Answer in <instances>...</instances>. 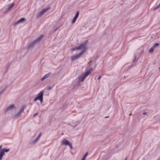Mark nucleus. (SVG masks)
Returning a JSON list of instances; mask_svg holds the SVG:
<instances>
[{
	"label": "nucleus",
	"mask_w": 160,
	"mask_h": 160,
	"mask_svg": "<svg viewBox=\"0 0 160 160\" xmlns=\"http://www.w3.org/2000/svg\"><path fill=\"white\" fill-rule=\"evenodd\" d=\"M108 117H109V116L106 117H105V118H108Z\"/></svg>",
	"instance_id": "nucleus-30"
},
{
	"label": "nucleus",
	"mask_w": 160,
	"mask_h": 160,
	"mask_svg": "<svg viewBox=\"0 0 160 160\" xmlns=\"http://www.w3.org/2000/svg\"><path fill=\"white\" fill-rule=\"evenodd\" d=\"M48 9V8H45L42 10L41 12H38L37 14V17L38 18L41 17L42 15H43L44 13L46 12Z\"/></svg>",
	"instance_id": "nucleus-7"
},
{
	"label": "nucleus",
	"mask_w": 160,
	"mask_h": 160,
	"mask_svg": "<svg viewBox=\"0 0 160 160\" xmlns=\"http://www.w3.org/2000/svg\"><path fill=\"white\" fill-rule=\"evenodd\" d=\"M15 108V107L14 105H11L7 108L6 110V112H9Z\"/></svg>",
	"instance_id": "nucleus-10"
},
{
	"label": "nucleus",
	"mask_w": 160,
	"mask_h": 160,
	"mask_svg": "<svg viewBox=\"0 0 160 160\" xmlns=\"http://www.w3.org/2000/svg\"><path fill=\"white\" fill-rule=\"evenodd\" d=\"M58 28H56V29H55L54 30V32H55L56 31L57 29H58Z\"/></svg>",
	"instance_id": "nucleus-28"
},
{
	"label": "nucleus",
	"mask_w": 160,
	"mask_h": 160,
	"mask_svg": "<svg viewBox=\"0 0 160 160\" xmlns=\"http://www.w3.org/2000/svg\"><path fill=\"white\" fill-rule=\"evenodd\" d=\"M41 136V134L39 133L38 136L37 138L35 140H34L32 141V142L33 143H36L37 142H38L39 139Z\"/></svg>",
	"instance_id": "nucleus-13"
},
{
	"label": "nucleus",
	"mask_w": 160,
	"mask_h": 160,
	"mask_svg": "<svg viewBox=\"0 0 160 160\" xmlns=\"http://www.w3.org/2000/svg\"><path fill=\"white\" fill-rule=\"evenodd\" d=\"M70 142L66 139H64L62 140L61 143L62 145L65 146H68Z\"/></svg>",
	"instance_id": "nucleus-9"
},
{
	"label": "nucleus",
	"mask_w": 160,
	"mask_h": 160,
	"mask_svg": "<svg viewBox=\"0 0 160 160\" xmlns=\"http://www.w3.org/2000/svg\"><path fill=\"white\" fill-rule=\"evenodd\" d=\"M79 122H76V124H72V126H73V127H76L77 125H78V124H79Z\"/></svg>",
	"instance_id": "nucleus-21"
},
{
	"label": "nucleus",
	"mask_w": 160,
	"mask_h": 160,
	"mask_svg": "<svg viewBox=\"0 0 160 160\" xmlns=\"http://www.w3.org/2000/svg\"><path fill=\"white\" fill-rule=\"evenodd\" d=\"M160 7V3L156 7H155L153 8V10H156L157 9H158L159 7Z\"/></svg>",
	"instance_id": "nucleus-19"
},
{
	"label": "nucleus",
	"mask_w": 160,
	"mask_h": 160,
	"mask_svg": "<svg viewBox=\"0 0 160 160\" xmlns=\"http://www.w3.org/2000/svg\"><path fill=\"white\" fill-rule=\"evenodd\" d=\"M43 91H42L39 93L34 99V101L35 102L37 100H39L41 102H42L43 100Z\"/></svg>",
	"instance_id": "nucleus-3"
},
{
	"label": "nucleus",
	"mask_w": 160,
	"mask_h": 160,
	"mask_svg": "<svg viewBox=\"0 0 160 160\" xmlns=\"http://www.w3.org/2000/svg\"><path fill=\"white\" fill-rule=\"evenodd\" d=\"M88 44V42L87 41H84L81 43L80 44L78 47H76L74 48H72L71 49L72 51H74L76 50H80L81 52L80 53L82 54L86 51L87 48V45Z\"/></svg>",
	"instance_id": "nucleus-1"
},
{
	"label": "nucleus",
	"mask_w": 160,
	"mask_h": 160,
	"mask_svg": "<svg viewBox=\"0 0 160 160\" xmlns=\"http://www.w3.org/2000/svg\"><path fill=\"white\" fill-rule=\"evenodd\" d=\"M92 61L88 63V64L90 65L91 64Z\"/></svg>",
	"instance_id": "nucleus-29"
},
{
	"label": "nucleus",
	"mask_w": 160,
	"mask_h": 160,
	"mask_svg": "<svg viewBox=\"0 0 160 160\" xmlns=\"http://www.w3.org/2000/svg\"><path fill=\"white\" fill-rule=\"evenodd\" d=\"M147 114V112H143V115H146V114Z\"/></svg>",
	"instance_id": "nucleus-27"
},
{
	"label": "nucleus",
	"mask_w": 160,
	"mask_h": 160,
	"mask_svg": "<svg viewBox=\"0 0 160 160\" xmlns=\"http://www.w3.org/2000/svg\"><path fill=\"white\" fill-rule=\"evenodd\" d=\"M1 151H2V152H4L3 153L5 154V152H8L9 151V149L4 148L3 149V150H2Z\"/></svg>",
	"instance_id": "nucleus-15"
},
{
	"label": "nucleus",
	"mask_w": 160,
	"mask_h": 160,
	"mask_svg": "<svg viewBox=\"0 0 160 160\" xmlns=\"http://www.w3.org/2000/svg\"><path fill=\"white\" fill-rule=\"evenodd\" d=\"M129 115L130 116V115H132V113H130V114Z\"/></svg>",
	"instance_id": "nucleus-32"
},
{
	"label": "nucleus",
	"mask_w": 160,
	"mask_h": 160,
	"mask_svg": "<svg viewBox=\"0 0 160 160\" xmlns=\"http://www.w3.org/2000/svg\"><path fill=\"white\" fill-rule=\"evenodd\" d=\"M2 93V91L0 92V95Z\"/></svg>",
	"instance_id": "nucleus-31"
},
{
	"label": "nucleus",
	"mask_w": 160,
	"mask_h": 160,
	"mask_svg": "<svg viewBox=\"0 0 160 160\" xmlns=\"http://www.w3.org/2000/svg\"><path fill=\"white\" fill-rule=\"evenodd\" d=\"M23 108H21L19 111L17 113H15L14 116H13L14 118H18L22 114L23 112Z\"/></svg>",
	"instance_id": "nucleus-5"
},
{
	"label": "nucleus",
	"mask_w": 160,
	"mask_h": 160,
	"mask_svg": "<svg viewBox=\"0 0 160 160\" xmlns=\"http://www.w3.org/2000/svg\"><path fill=\"white\" fill-rule=\"evenodd\" d=\"M79 15V12L78 11L77 12H76L75 16L73 18V19L72 21V23H74L76 21L77 18L78 17Z\"/></svg>",
	"instance_id": "nucleus-11"
},
{
	"label": "nucleus",
	"mask_w": 160,
	"mask_h": 160,
	"mask_svg": "<svg viewBox=\"0 0 160 160\" xmlns=\"http://www.w3.org/2000/svg\"><path fill=\"white\" fill-rule=\"evenodd\" d=\"M88 155V152H87L83 156L81 160H85L86 158Z\"/></svg>",
	"instance_id": "nucleus-17"
},
{
	"label": "nucleus",
	"mask_w": 160,
	"mask_h": 160,
	"mask_svg": "<svg viewBox=\"0 0 160 160\" xmlns=\"http://www.w3.org/2000/svg\"><path fill=\"white\" fill-rule=\"evenodd\" d=\"M2 151H0V160H2L4 154Z\"/></svg>",
	"instance_id": "nucleus-16"
},
{
	"label": "nucleus",
	"mask_w": 160,
	"mask_h": 160,
	"mask_svg": "<svg viewBox=\"0 0 160 160\" xmlns=\"http://www.w3.org/2000/svg\"><path fill=\"white\" fill-rule=\"evenodd\" d=\"M92 71V68L87 70L81 78L80 81L81 82H83L87 76L90 74Z\"/></svg>",
	"instance_id": "nucleus-4"
},
{
	"label": "nucleus",
	"mask_w": 160,
	"mask_h": 160,
	"mask_svg": "<svg viewBox=\"0 0 160 160\" xmlns=\"http://www.w3.org/2000/svg\"><path fill=\"white\" fill-rule=\"evenodd\" d=\"M25 21V19L24 18H22L20 19V20L18 21H14V22L12 23V24L13 26H16V25H18V24L20 23H22L23 22H24Z\"/></svg>",
	"instance_id": "nucleus-6"
},
{
	"label": "nucleus",
	"mask_w": 160,
	"mask_h": 160,
	"mask_svg": "<svg viewBox=\"0 0 160 160\" xmlns=\"http://www.w3.org/2000/svg\"><path fill=\"white\" fill-rule=\"evenodd\" d=\"M51 74V73H48L47 74H46L41 79V81H43L45 79L47 78L49 75H50Z\"/></svg>",
	"instance_id": "nucleus-14"
},
{
	"label": "nucleus",
	"mask_w": 160,
	"mask_h": 160,
	"mask_svg": "<svg viewBox=\"0 0 160 160\" xmlns=\"http://www.w3.org/2000/svg\"><path fill=\"white\" fill-rule=\"evenodd\" d=\"M14 5L15 4L13 2L9 5L8 8L6 10V12H8L9 11L11 10L14 6Z\"/></svg>",
	"instance_id": "nucleus-12"
},
{
	"label": "nucleus",
	"mask_w": 160,
	"mask_h": 160,
	"mask_svg": "<svg viewBox=\"0 0 160 160\" xmlns=\"http://www.w3.org/2000/svg\"><path fill=\"white\" fill-rule=\"evenodd\" d=\"M2 150H3V149H2V146H0V151H1Z\"/></svg>",
	"instance_id": "nucleus-26"
},
{
	"label": "nucleus",
	"mask_w": 160,
	"mask_h": 160,
	"mask_svg": "<svg viewBox=\"0 0 160 160\" xmlns=\"http://www.w3.org/2000/svg\"><path fill=\"white\" fill-rule=\"evenodd\" d=\"M155 49L153 47H152V48H150L149 50V53H152V52L153 51L154 49Z\"/></svg>",
	"instance_id": "nucleus-18"
},
{
	"label": "nucleus",
	"mask_w": 160,
	"mask_h": 160,
	"mask_svg": "<svg viewBox=\"0 0 160 160\" xmlns=\"http://www.w3.org/2000/svg\"><path fill=\"white\" fill-rule=\"evenodd\" d=\"M43 35H41L40 37L35 39L34 41L31 42L28 45V48L30 49L32 48L37 43H39L42 39Z\"/></svg>",
	"instance_id": "nucleus-2"
},
{
	"label": "nucleus",
	"mask_w": 160,
	"mask_h": 160,
	"mask_svg": "<svg viewBox=\"0 0 160 160\" xmlns=\"http://www.w3.org/2000/svg\"><path fill=\"white\" fill-rule=\"evenodd\" d=\"M158 46H159L158 43H156L154 44V45L153 46V47L155 48L156 47H158Z\"/></svg>",
	"instance_id": "nucleus-20"
},
{
	"label": "nucleus",
	"mask_w": 160,
	"mask_h": 160,
	"mask_svg": "<svg viewBox=\"0 0 160 160\" xmlns=\"http://www.w3.org/2000/svg\"><path fill=\"white\" fill-rule=\"evenodd\" d=\"M137 61V56H135L134 58L133 61V62H135Z\"/></svg>",
	"instance_id": "nucleus-22"
},
{
	"label": "nucleus",
	"mask_w": 160,
	"mask_h": 160,
	"mask_svg": "<svg viewBox=\"0 0 160 160\" xmlns=\"http://www.w3.org/2000/svg\"><path fill=\"white\" fill-rule=\"evenodd\" d=\"M68 146H69L70 147V148L71 149H72V146L71 143H70Z\"/></svg>",
	"instance_id": "nucleus-23"
},
{
	"label": "nucleus",
	"mask_w": 160,
	"mask_h": 160,
	"mask_svg": "<svg viewBox=\"0 0 160 160\" xmlns=\"http://www.w3.org/2000/svg\"><path fill=\"white\" fill-rule=\"evenodd\" d=\"M101 78V76H99L98 78H97V79L98 80H99V79H100Z\"/></svg>",
	"instance_id": "nucleus-25"
},
{
	"label": "nucleus",
	"mask_w": 160,
	"mask_h": 160,
	"mask_svg": "<svg viewBox=\"0 0 160 160\" xmlns=\"http://www.w3.org/2000/svg\"><path fill=\"white\" fill-rule=\"evenodd\" d=\"M82 55V53H80L78 54L73 55L71 57V59L72 61H74V60L78 58Z\"/></svg>",
	"instance_id": "nucleus-8"
},
{
	"label": "nucleus",
	"mask_w": 160,
	"mask_h": 160,
	"mask_svg": "<svg viewBox=\"0 0 160 160\" xmlns=\"http://www.w3.org/2000/svg\"><path fill=\"white\" fill-rule=\"evenodd\" d=\"M37 116H38V114L35 113V114H34V115H33V117L35 118Z\"/></svg>",
	"instance_id": "nucleus-24"
}]
</instances>
